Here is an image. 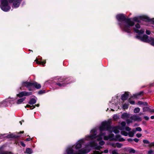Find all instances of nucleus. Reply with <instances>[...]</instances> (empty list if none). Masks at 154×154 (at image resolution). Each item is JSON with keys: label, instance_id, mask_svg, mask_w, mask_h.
Masks as SVG:
<instances>
[{"label": "nucleus", "instance_id": "obj_1", "mask_svg": "<svg viewBox=\"0 0 154 154\" xmlns=\"http://www.w3.org/2000/svg\"><path fill=\"white\" fill-rule=\"evenodd\" d=\"M85 140H86L85 137L84 139H81L78 140L74 145L75 148L76 149H78L81 148ZM91 147H94L95 149L97 150H100L102 148L100 146L98 145L95 142H93L86 145L85 147L75 152H74V146H69L67 148L65 154H86L90 151V148Z\"/></svg>", "mask_w": 154, "mask_h": 154}, {"label": "nucleus", "instance_id": "obj_2", "mask_svg": "<svg viewBox=\"0 0 154 154\" xmlns=\"http://www.w3.org/2000/svg\"><path fill=\"white\" fill-rule=\"evenodd\" d=\"M139 17H134L133 19H126L125 16L122 14H118L116 16V19L119 22V24L121 27L126 32H129L131 30V27L132 26L134 23V21L139 22Z\"/></svg>", "mask_w": 154, "mask_h": 154}, {"label": "nucleus", "instance_id": "obj_3", "mask_svg": "<svg viewBox=\"0 0 154 154\" xmlns=\"http://www.w3.org/2000/svg\"><path fill=\"white\" fill-rule=\"evenodd\" d=\"M120 125L121 126L119 125L117 127H112L110 126L109 122L104 121L102 123L100 129L101 131L106 130L109 132L111 133L113 132L116 134L119 132V130H122L124 129L125 126L126 125V123L125 122H122L121 123Z\"/></svg>", "mask_w": 154, "mask_h": 154}, {"label": "nucleus", "instance_id": "obj_4", "mask_svg": "<svg viewBox=\"0 0 154 154\" xmlns=\"http://www.w3.org/2000/svg\"><path fill=\"white\" fill-rule=\"evenodd\" d=\"M101 126V125L99 128V130H98L97 129H92L90 135H87L85 137V139L87 140H92L94 138H97V140L98 141H100L99 144L100 145H103L105 143V142L103 140H101L103 139H104V137H103L102 139L100 140H98V138L99 136L101 134L102 135L104 134L105 136H106L105 135V134L104 133H102L101 132L102 131H101L100 129V128ZM105 131H107V130H105Z\"/></svg>", "mask_w": 154, "mask_h": 154}, {"label": "nucleus", "instance_id": "obj_5", "mask_svg": "<svg viewBox=\"0 0 154 154\" xmlns=\"http://www.w3.org/2000/svg\"><path fill=\"white\" fill-rule=\"evenodd\" d=\"M135 26V28H134V30L138 34V35L137 36V38L140 39L141 41L144 42H148L151 45L154 46V39L152 38H149L146 35H143L142 37L140 36V35L143 33L144 31L143 29H141L140 30H139L138 29L140 28V26L138 23L136 24Z\"/></svg>", "mask_w": 154, "mask_h": 154}, {"label": "nucleus", "instance_id": "obj_6", "mask_svg": "<svg viewBox=\"0 0 154 154\" xmlns=\"http://www.w3.org/2000/svg\"><path fill=\"white\" fill-rule=\"evenodd\" d=\"M103 137L104 138V140H107L109 139L110 140H113L115 141H124L125 140L121 136L119 135H116V136L113 134H110L108 136H105L104 134L102 135L101 134L99 137L98 140L102 139Z\"/></svg>", "mask_w": 154, "mask_h": 154}, {"label": "nucleus", "instance_id": "obj_7", "mask_svg": "<svg viewBox=\"0 0 154 154\" xmlns=\"http://www.w3.org/2000/svg\"><path fill=\"white\" fill-rule=\"evenodd\" d=\"M0 7L1 9L4 11H8L11 9L9 3L7 0H2Z\"/></svg>", "mask_w": 154, "mask_h": 154}, {"label": "nucleus", "instance_id": "obj_8", "mask_svg": "<svg viewBox=\"0 0 154 154\" xmlns=\"http://www.w3.org/2000/svg\"><path fill=\"white\" fill-rule=\"evenodd\" d=\"M142 120L141 118L137 116L133 115L130 117V119H128L126 120V122L128 124H129L134 121H140Z\"/></svg>", "mask_w": 154, "mask_h": 154}, {"label": "nucleus", "instance_id": "obj_9", "mask_svg": "<svg viewBox=\"0 0 154 154\" xmlns=\"http://www.w3.org/2000/svg\"><path fill=\"white\" fill-rule=\"evenodd\" d=\"M135 132L134 129H133L132 131H129L128 133L125 131H122L121 132V134L125 136L128 135L129 137H132L134 136V134Z\"/></svg>", "mask_w": 154, "mask_h": 154}, {"label": "nucleus", "instance_id": "obj_10", "mask_svg": "<svg viewBox=\"0 0 154 154\" xmlns=\"http://www.w3.org/2000/svg\"><path fill=\"white\" fill-rule=\"evenodd\" d=\"M21 0H9V3H13L12 8H17L19 6Z\"/></svg>", "mask_w": 154, "mask_h": 154}, {"label": "nucleus", "instance_id": "obj_11", "mask_svg": "<svg viewBox=\"0 0 154 154\" xmlns=\"http://www.w3.org/2000/svg\"><path fill=\"white\" fill-rule=\"evenodd\" d=\"M31 92H26V91H23L20 92L17 94V96L19 97H22L23 96H29L31 95Z\"/></svg>", "mask_w": 154, "mask_h": 154}, {"label": "nucleus", "instance_id": "obj_12", "mask_svg": "<svg viewBox=\"0 0 154 154\" xmlns=\"http://www.w3.org/2000/svg\"><path fill=\"white\" fill-rule=\"evenodd\" d=\"M130 115L126 113H124L121 115V118L124 120H128V119L130 117Z\"/></svg>", "mask_w": 154, "mask_h": 154}, {"label": "nucleus", "instance_id": "obj_13", "mask_svg": "<svg viewBox=\"0 0 154 154\" xmlns=\"http://www.w3.org/2000/svg\"><path fill=\"white\" fill-rule=\"evenodd\" d=\"M109 151L107 149L103 151H95L93 152L92 154H102L103 152L105 153H107Z\"/></svg>", "mask_w": 154, "mask_h": 154}, {"label": "nucleus", "instance_id": "obj_14", "mask_svg": "<svg viewBox=\"0 0 154 154\" xmlns=\"http://www.w3.org/2000/svg\"><path fill=\"white\" fill-rule=\"evenodd\" d=\"M22 85L23 86H26L27 88H29L32 86V83L27 82H23Z\"/></svg>", "mask_w": 154, "mask_h": 154}, {"label": "nucleus", "instance_id": "obj_15", "mask_svg": "<svg viewBox=\"0 0 154 154\" xmlns=\"http://www.w3.org/2000/svg\"><path fill=\"white\" fill-rule=\"evenodd\" d=\"M128 94L127 93H125L122 96V100H125L128 98Z\"/></svg>", "mask_w": 154, "mask_h": 154}, {"label": "nucleus", "instance_id": "obj_16", "mask_svg": "<svg viewBox=\"0 0 154 154\" xmlns=\"http://www.w3.org/2000/svg\"><path fill=\"white\" fill-rule=\"evenodd\" d=\"M32 86H34L35 88L37 89H39L41 88V85L39 84L36 82H34L32 83Z\"/></svg>", "mask_w": 154, "mask_h": 154}, {"label": "nucleus", "instance_id": "obj_17", "mask_svg": "<svg viewBox=\"0 0 154 154\" xmlns=\"http://www.w3.org/2000/svg\"><path fill=\"white\" fill-rule=\"evenodd\" d=\"M127 150L130 153H134L136 152L135 150L134 149L130 147L128 148Z\"/></svg>", "mask_w": 154, "mask_h": 154}, {"label": "nucleus", "instance_id": "obj_18", "mask_svg": "<svg viewBox=\"0 0 154 154\" xmlns=\"http://www.w3.org/2000/svg\"><path fill=\"white\" fill-rule=\"evenodd\" d=\"M26 97H24L23 98L18 99L17 101V104H20L21 103L24 101Z\"/></svg>", "mask_w": 154, "mask_h": 154}, {"label": "nucleus", "instance_id": "obj_19", "mask_svg": "<svg viewBox=\"0 0 154 154\" xmlns=\"http://www.w3.org/2000/svg\"><path fill=\"white\" fill-rule=\"evenodd\" d=\"M109 152L112 154H119L118 151L116 149L113 150H110L109 151Z\"/></svg>", "mask_w": 154, "mask_h": 154}, {"label": "nucleus", "instance_id": "obj_20", "mask_svg": "<svg viewBox=\"0 0 154 154\" xmlns=\"http://www.w3.org/2000/svg\"><path fill=\"white\" fill-rule=\"evenodd\" d=\"M36 102V100L34 99H32L29 102V103L31 105L35 104Z\"/></svg>", "mask_w": 154, "mask_h": 154}, {"label": "nucleus", "instance_id": "obj_21", "mask_svg": "<svg viewBox=\"0 0 154 154\" xmlns=\"http://www.w3.org/2000/svg\"><path fill=\"white\" fill-rule=\"evenodd\" d=\"M25 152L28 154H31L32 153V149L30 148H27Z\"/></svg>", "mask_w": 154, "mask_h": 154}, {"label": "nucleus", "instance_id": "obj_22", "mask_svg": "<svg viewBox=\"0 0 154 154\" xmlns=\"http://www.w3.org/2000/svg\"><path fill=\"white\" fill-rule=\"evenodd\" d=\"M107 144L110 145L112 146L115 148L116 147V143H114V142H109L107 143Z\"/></svg>", "mask_w": 154, "mask_h": 154}, {"label": "nucleus", "instance_id": "obj_23", "mask_svg": "<svg viewBox=\"0 0 154 154\" xmlns=\"http://www.w3.org/2000/svg\"><path fill=\"white\" fill-rule=\"evenodd\" d=\"M140 110V109L139 107H137L135 108L134 110V113H138L139 112Z\"/></svg>", "mask_w": 154, "mask_h": 154}, {"label": "nucleus", "instance_id": "obj_24", "mask_svg": "<svg viewBox=\"0 0 154 154\" xmlns=\"http://www.w3.org/2000/svg\"><path fill=\"white\" fill-rule=\"evenodd\" d=\"M123 144L119 143H116V147L120 148L123 146Z\"/></svg>", "mask_w": 154, "mask_h": 154}, {"label": "nucleus", "instance_id": "obj_25", "mask_svg": "<svg viewBox=\"0 0 154 154\" xmlns=\"http://www.w3.org/2000/svg\"><path fill=\"white\" fill-rule=\"evenodd\" d=\"M143 111L144 112H146L147 111L149 112L150 111V109L148 107H145L143 109Z\"/></svg>", "mask_w": 154, "mask_h": 154}, {"label": "nucleus", "instance_id": "obj_26", "mask_svg": "<svg viewBox=\"0 0 154 154\" xmlns=\"http://www.w3.org/2000/svg\"><path fill=\"white\" fill-rule=\"evenodd\" d=\"M35 107V106H31L29 105H27L26 106H25V108L26 107H30L31 109H33Z\"/></svg>", "mask_w": 154, "mask_h": 154}, {"label": "nucleus", "instance_id": "obj_27", "mask_svg": "<svg viewBox=\"0 0 154 154\" xmlns=\"http://www.w3.org/2000/svg\"><path fill=\"white\" fill-rule=\"evenodd\" d=\"M141 19H143L144 20H149L148 18H147L146 17L144 16H142L140 17Z\"/></svg>", "mask_w": 154, "mask_h": 154}, {"label": "nucleus", "instance_id": "obj_28", "mask_svg": "<svg viewBox=\"0 0 154 154\" xmlns=\"http://www.w3.org/2000/svg\"><path fill=\"white\" fill-rule=\"evenodd\" d=\"M128 104H125L123 105V108L124 109H125L128 108Z\"/></svg>", "mask_w": 154, "mask_h": 154}, {"label": "nucleus", "instance_id": "obj_29", "mask_svg": "<svg viewBox=\"0 0 154 154\" xmlns=\"http://www.w3.org/2000/svg\"><path fill=\"white\" fill-rule=\"evenodd\" d=\"M135 131H142V129L140 127H137V128H136L135 129Z\"/></svg>", "mask_w": 154, "mask_h": 154}, {"label": "nucleus", "instance_id": "obj_30", "mask_svg": "<svg viewBox=\"0 0 154 154\" xmlns=\"http://www.w3.org/2000/svg\"><path fill=\"white\" fill-rule=\"evenodd\" d=\"M119 118L118 116L116 115H114L113 118L114 120H116L118 119Z\"/></svg>", "mask_w": 154, "mask_h": 154}, {"label": "nucleus", "instance_id": "obj_31", "mask_svg": "<svg viewBox=\"0 0 154 154\" xmlns=\"http://www.w3.org/2000/svg\"><path fill=\"white\" fill-rule=\"evenodd\" d=\"M125 129L126 131H130V130H131V128H130L129 127H126L125 128Z\"/></svg>", "mask_w": 154, "mask_h": 154}, {"label": "nucleus", "instance_id": "obj_32", "mask_svg": "<svg viewBox=\"0 0 154 154\" xmlns=\"http://www.w3.org/2000/svg\"><path fill=\"white\" fill-rule=\"evenodd\" d=\"M0 154H13L12 153L9 152H1L0 153Z\"/></svg>", "mask_w": 154, "mask_h": 154}, {"label": "nucleus", "instance_id": "obj_33", "mask_svg": "<svg viewBox=\"0 0 154 154\" xmlns=\"http://www.w3.org/2000/svg\"><path fill=\"white\" fill-rule=\"evenodd\" d=\"M143 142L144 143H146V144H149V142L148 140H143Z\"/></svg>", "mask_w": 154, "mask_h": 154}, {"label": "nucleus", "instance_id": "obj_34", "mask_svg": "<svg viewBox=\"0 0 154 154\" xmlns=\"http://www.w3.org/2000/svg\"><path fill=\"white\" fill-rule=\"evenodd\" d=\"M57 85L60 87H62L64 86L63 83H58L57 84Z\"/></svg>", "mask_w": 154, "mask_h": 154}, {"label": "nucleus", "instance_id": "obj_35", "mask_svg": "<svg viewBox=\"0 0 154 154\" xmlns=\"http://www.w3.org/2000/svg\"><path fill=\"white\" fill-rule=\"evenodd\" d=\"M153 151L152 150H149L148 152V154H153Z\"/></svg>", "mask_w": 154, "mask_h": 154}, {"label": "nucleus", "instance_id": "obj_36", "mask_svg": "<svg viewBox=\"0 0 154 154\" xmlns=\"http://www.w3.org/2000/svg\"><path fill=\"white\" fill-rule=\"evenodd\" d=\"M45 93V91H40L38 92V93L39 94H42L43 93Z\"/></svg>", "mask_w": 154, "mask_h": 154}, {"label": "nucleus", "instance_id": "obj_37", "mask_svg": "<svg viewBox=\"0 0 154 154\" xmlns=\"http://www.w3.org/2000/svg\"><path fill=\"white\" fill-rule=\"evenodd\" d=\"M143 92H140L136 94V95L137 96L136 97H137L138 96H139L140 95H141L142 94Z\"/></svg>", "mask_w": 154, "mask_h": 154}, {"label": "nucleus", "instance_id": "obj_38", "mask_svg": "<svg viewBox=\"0 0 154 154\" xmlns=\"http://www.w3.org/2000/svg\"><path fill=\"white\" fill-rule=\"evenodd\" d=\"M136 136L138 137H140L142 136V134H136Z\"/></svg>", "mask_w": 154, "mask_h": 154}, {"label": "nucleus", "instance_id": "obj_39", "mask_svg": "<svg viewBox=\"0 0 154 154\" xmlns=\"http://www.w3.org/2000/svg\"><path fill=\"white\" fill-rule=\"evenodd\" d=\"M14 136H13V135H12V134H10V135H8L7 136V137L8 138H11V137H14Z\"/></svg>", "mask_w": 154, "mask_h": 154}, {"label": "nucleus", "instance_id": "obj_40", "mask_svg": "<svg viewBox=\"0 0 154 154\" xmlns=\"http://www.w3.org/2000/svg\"><path fill=\"white\" fill-rule=\"evenodd\" d=\"M20 144L23 147H25V144L22 142H20Z\"/></svg>", "mask_w": 154, "mask_h": 154}, {"label": "nucleus", "instance_id": "obj_41", "mask_svg": "<svg viewBox=\"0 0 154 154\" xmlns=\"http://www.w3.org/2000/svg\"><path fill=\"white\" fill-rule=\"evenodd\" d=\"M144 119L146 120H148L149 119V117H148L147 116H144Z\"/></svg>", "mask_w": 154, "mask_h": 154}, {"label": "nucleus", "instance_id": "obj_42", "mask_svg": "<svg viewBox=\"0 0 154 154\" xmlns=\"http://www.w3.org/2000/svg\"><path fill=\"white\" fill-rule=\"evenodd\" d=\"M143 104V102L142 101H139L137 103V104L138 105H140Z\"/></svg>", "mask_w": 154, "mask_h": 154}, {"label": "nucleus", "instance_id": "obj_43", "mask_svg": "<svg viewBox=\"0 0 154 154\" xmlns=\"http://www.w3.org/2000/svg\"><path fill=\"white\" fill-rule=\"evenodd\" d=\"M36 63L39 64H42V62L39 61L38 60H36Z\"/></svg>", "mask_w": 154, "mask_h": 154}, {"label": "nucleus", "instance_id": "obj_44", "mask_svg": "<svg viewBox=\"0 0 154 154\" xmlns=\"http://www.w3.org/2000/svg\"><path fill=\"white\" fill-rule=\"evenodd\" d=\"M149 146H154V142H152V143H151L149 144Z\"/></svg>", "mask_w": 154, "mask_h": 154}, {"label": "nucleus", "instance_id": "obj_45", "mask_svg": "<svg viewBox=\"0 0 154 154\" xmlns=\"http://www.w3.org/2000/svg\"><path fill=\"white\" fill-rule=\"evenodd\" d=\"M146 33L147 34L149 35L150 33V32L149 30H146Z\"/></svg>", "mask_w": 154, "mask_h": 154}, {"label": "nucleus", "instance_id": "obj_46", "mask_svg": "<svg viewBox=\"0 0 154 154\" xmlns=\"http://www.w3.org/2000/svg\"><path fill=\"white\" fill-rule=\"evenodd\" d=\"M133 140L136 142H137L139 141V139L137 138H134L133 139Z\"/></svg>", "mask_w": 154, "mask_h": 154}, {"label": "nucleus", "instance_id": "obj_47", "mask_svg": "<svg viewBox=\"0 0 154 154\" xmlns=\"http://www.w3.org/2000/svg\"><path fill=\"white\" fill-rule=\"evenodd\" d=\"M45 63H46L45 60L44 61L42 62V65L43 66H44V64Z\"/></svg>", "mask_w": 154, "mask_h": 154}, {"label": "nucleus", "instance_id": "obj_48", "mask_svg": "<svg viewBox=\"0 0 154 154\" xmlns=\"http://www.w3.org/2000/svg\"><path fill=\"white\" fill-rule=\"evenodd\" d=\"M130 103L131 104H134V101H130Z\"/></svg>", "mask_w": 154, "mask_h": 154}, {"label": "nucleus", "instance_id": "obj_49", "mask_svg": "<svg viewBox=\"0 0 154 154\" xmlns=\"http://www.w3.org/2000/svg\"><path fill=\"white\" fill-rule=\"evenodd\" d=\"M143 105H147V103L146 102H143Z\"/></svg>", "mask_w": 154, "mask_h": 154}, {"label": "nucleus", "instance_id": "obj_50", "mask_svg": "<svg viewBox=\"0 0 154 154\" xmlns=\"http://www.w3.org/2000/svg\"><path fill=\"white\" fill-rule=\"evenodd\" d=\"M127 140L128 141H132L133 140L132 139H131V138H129V139H127Z\"/></svg>", "mask_w": 154, "mask_h": 154}, {"label": "nucleus", "instance_id": "obj_51", "mask_svg": "<svg viewBox=\"0 0 154 154\" xmlns=\"http://www.w3.org/2000/svg\"><path fill=\"white\" fill-rule=\"evenodd\" d=\"M151 21L153 23H154V18L151 19Z\"/></svg>", "mask_w": 154, "mask_h": 154}, {"label": "nucleus", "instance_id": "obj_52", "mask_svg": "<svg viewBox=\"0 0 154 154\" xmlns=\"http://www.w3.org/2000/svg\"><path fill=\"white\" fill-rule=\"evenodd\" d=\"M151 118L152 119H154V116H151Z\"/></svg>", "mask_w": 154, "mask_h": 154}, {"label": "nucleus", "instance_id": "obj_53", "mask_svg": "<svg viewBox=\"0 0 154 154\" xmlns=\"http://www.w3.org/2000/svg\"><path fill=\"white\" fill-rule=\"evenodd\" d=\"M26 141H29L30 140V138H27L26 139Z\"/></svg>", "mask_w": 154, "mask_h": 154}, {"label": "nucleus", "instance_id": "obj_54", "mask_svg": "<svg viewBox=\"0 0 154 154\" xmlns=\"http://www.w3.org/2000/svg\"><path fill=\"white\" fill-rule=\"evenodd\" d=\"M37 107H38L39 106V104H37L35 105Z\"/></svg>", "mask_w": 154, "mask_h": 154}, {"label": "nucleus", "instance_id": "obj_55", "mask_svg": "<svg viewBox=\"0 0 154 154\" xmlns=\"http://www.w3.org/2000/svg\"><path fill=\"white\" fill-rule=\"evenodd\" d=\"M28 89H29V91H32V89H31V88H29Z\"/></svg>", "mask_w": 154, "mask_h": 154}, {"label": "nucleus", "instance_id": "obj_56", "mask_svg": "<svg viewBox=\"0 0 154 154\" xmlns=\"http://www.w3.org/2000/svg\"><path fill=\"white\" fill-rule=\"evenodd\" d=\"M23 132H24L23 131H20V133H23Z\"/></svg>", "mask_w": 154, "mask_h": 154}, {"label": "nucleus", "instance_id": "obj_57", "mask_svg": "<svg viewBox=\"0 0 154 154\" xmlns=\"http://www.w3.org/2000/svg\"><path fill=\"white\" fill-rule=\"evenodd\" d=\"M20 124L21 125H22V123H21V121H20Z\"/></svg>", "mask_w": 154, "mask_h": 154}, {"label": "nucleus", "instance_id": "obj_58", "mask_svg": "<svg viewBox=\"0 0 154 154\" xmlns=\"http://www.w3.org/2000/svg\"><path fill=\"white\" fill-rule=\"evenodd\" d=\"M20 89H22V87H20Z\"/></svg>", "mask_w": 154, "mask_h": 154}, {"label": "nucleus", "instance_id": "obj_59", "mask_svg": "<svg viewBox=\"0 0 154 154\" xmlns=\"http://www.w3.org/2000/svg\"><path fill=\"white\" fill-rule=\"evenodd\" d=\"M142 113H140V115H142Z\"/></svg>", "mask_w": 154, "mask_h": 154}, {"label": "nucleus", "instance_id": "obj_60", "mask_svg": "<svg viewBox=\"0 0 154 154\" xmlns=\"http://www.w3.org/2000/svg\"><path fill=\"white\" fill-rule=\"evenodd\" d=\"M111 110H112V111L113 110V109H111Z\"/></svg>", "mask_w": 154, "mask_h": 154}, {"label": "nucleus", "instance_id": "obj_61", "mask_svg": "<svg viewBox=\"0 0 154 154\" xmlns=\"http://www.w3.org/2000/svg\"><path fill=\"white\" fill-rule=\"evenodd\" d=\"M153 112H154V111H153Z\"/></svg>", "mask_w": 154, "mask_h": 154}]
</instances>
